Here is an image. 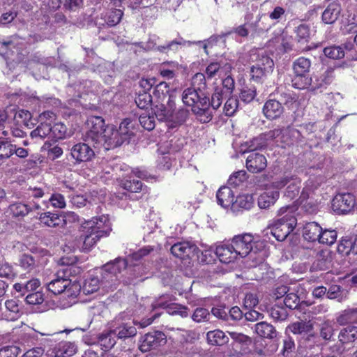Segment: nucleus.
Returning a JSON list of instances; mask_svg holds the SVG:
<instances>
[{
  "instance_id": "nucleus-1",
  "label": "nucleus",
  "mask_w": 357,
  "mask_h": 357,
  "mask_svg": "<svg viewBox=\"0 0 357 357\" xmlns=\"http://www.w3.org/2000/svg\"><path fill=\"white\" fill-rule=\"evenodd\" d=\"M111 230L107 215H102L82 222L79 228L82 250L84 252L91 250L101 238L108 236Z\"/></svg>"
},
{
  "instance_id": "nucleus-2",
  "label": "nucleus",
  "mask_w": 357,
  "mask_h": 357,
  "mask_svg": "<svg viewBox=\"0 0 357 357\" xmlns=\"http://www.w3.org/2000/svg\"><path fill=\"white\" fill-rule=\"evenodd\" d=\"M75 257H62L60 262L62 265H66L68 267L61 271H59L54 278L46 284L47 289L54 294H60L65 293L68 297H76L81 289L80 285L76 282H72L66 274L70 272L72 267L70 265L75 262Z\"/></svg>"
},
{
  "instance_id": "nucleus-3",
  "label": "nucleus",
  "mask_w": 357,
  "mask_h": 357,
  "mask_svg": "<svg viewBox=\"0 0 357 357\" xmlns=\"http://www.w3.org/2000/svg\"><path fill=\"white\" fill-rule=\"evenodd\" d=\"M231 243L241 257L249 255L256 263H261L266 257L264 242L259 240L258 236L255 237L250 234L238 235L232 238Z\"/></svg>"
},
{
  "instance_id": "nucleus-4",
  "label": "nucleus",
  "mask_w": 357,
  "mask_h": 357,
  "mask_svg": "<svg viewBox=\"0 0 357 357\" xmlns=\"http://www.w3.org/2000/svg\"><path fill=\"white\" fill-rule=\"evenodd\" d=\"M182 100L185 105L192 107V112L200 122L207 123L211 120L209 99L202 96L201 92L195 89L188 88L183 92Z\"/></svg>"
},
{
  "instance_id": "nucleus-5",
  "label": "nucleus",
  "mask_w": 357,
  "mask_h": 357,
  "mask_svg": "<svg viewBox=\"0 0 357 357\" xmlns=\"http://www.w3.org/2000/svg\"><path fill=\"white\" fill-rule=\"evenodd\" d=\"M160 312H155L151 317L147 319H143L140 322H127L122 315L116 317L111 324L110 327L113 330L117 338L123 339L133 337L137 334V330L135 325H139L140 327L144 328L151 324L155 319L160 316Z\"/></svg>"
},
{
  "instance_id": "nucleus-6",
  "label": "nucleus",
  "mask_w": 357,
  "mask_h": 357,
  "mask_svg": "<svg viewBox=\"0 0 357 357\" xmlns=\"http://www.w3.org/2000/svg\"><path fill=\"white\" fill-rule=\"evenodd\" d=\"M267 142L264 141L262 136L253 139L250 141L248 151L251 153L248 155L246 159V167L248 171L252 173H258L267 166V160L266 157L259 153L253 152L257 149H262L267 145Z\"/></svg>"
},
{
  "instance_id": "nucleus-7",
  "label": "nucleus",
  "mask_w": 357,
  "mask_h": 357,
  "mask_svg": "<svg viewBox=\"0 0 357 357\" xmlns=\"http://www.w3.org/2000/svg\"><path fill=\"white\" fill-rule=\"evenodd\" d=\"M154 104L153 110L156 118L159 121L167 122L169 127H175L183 121L180 119L179 115H183L185 112L183 110L175 112L174 100H169V102H158Z\"/></svg>"
},
{
  "instance_id": "nucleus-8",
  "label": "nucleus",
  "mask_w": 357,
  "mask_h": 357,
  "mask_svg": "<svg viewBox=\"0 0 357 357\" xmlns=\"http://www.w3.org/2000/svg\"><path fill=\"white\" fill-rule=\"evenodd\" d=\"M297 223L294 215L287 213L281 218L275 220L268 226L270 234L278 241L286 239L288 235L294 230Z\"/></svg>"
},
{
  "instance_id": "nucleus-9",
  "label": "nucleus",
  "mask_w": 357,
  "mask_h": 357,
  "mask_svg": "<svg viewBox=\"0 0 357 357\" xmlns=\"http://www.w3.org/2000/svg\"><path fill=\"white\" fill-rule=\"evenodd\" d=\"M261 136L264 142L265 140H273L277 146L285 147L296 141L300 136V132L296 129L288 127L271 130Z\"/></svg>"
},
{
  "instance_id": "nucleus-10",
  "label": "nucleus",
  "mask_w": 357,
  "mask_h": 357,
  "mask_svg": "<svg viewBox=\"0 0 357 357\" xmlns=\"http://www.w3.org/2000/svg\"><path fill=\"white\" fill-rule=\"evenodd\" d=\"M87 130L84 135V140L88 143L99 146L102 144V135L106 129L104 119L100 116H91L86 121Z\"/></svg>"
},
{
  "instance_id": "nucleus-11",
  "label": "nucleus",
  "mask_w": 357,
  "mask_h": 357,
  "mask_svg": "<svg viewBox=\"0 0 357 357\" xmlns=\"http://www.w3.org/2000/svg\"><path fill=\"white\" fill-rule=\"evenodd\" d=\"M286 180L273 181L266 185L265 191L258 197L260 208H268L274 205L280 197L279 190L285 185Z\"/></svg>"
},
{
  "instance_id": "nucleus-12",
  "label": "nucleus",
  "mask_w": 357,
  "mask_h": 357,
  "mask_svg": "<svg viewBox=\"0 0 357 357\" xmlns=\"http://www.w3.org/2000/svg\"><path fill=\"white\" fill-rule=\"evenodd\" d=\"M356 205V198L351 193H339L332 200V209L339 215L351 212Z\"/></svg>"
},
{
  "instance_id": "nucleus-13",
  "label": "nucleus",
  "mask_w": 357,
  "mask_h": 357,
  "mask_svg": "<svg viewBox=\"0 0 357 357\" xmlns=\"http://www.w3.org/2000/svg\"><path fill=\"white\" fill-rule=\"evenodd\" d=\"M126 266V261L121 258H117L114 261L107 263L102 268V278L108 282H113L117 279V275L125 270Z\"/></svg>"
},
{
  "instance_id": "nucleus-14",
  "label": "nucleus",
  "mask_w": 357,
  "mask_h": 357,
  "mask_svg": "<svg viewBox=\"0 0 357 357\" xmlns=\"http://www.w3.org/2000/svg\"><path fill=\"white\" fill-rule=\"evenodd\" d=\"M165 296H162L159 300L156 301L152 304L153 310H156L158 308L166 309L167 312L171 315H179L182 318H185L189 316L190 312L187 307L177 304V303H168L165 301Z\"/></svg>"
},
{
  "instance_id": "nucleus-15",
  "label": "nucleus",
  "mask_w": 357,
  "mask_h": 357,
  "mask_svg": "<svg viewBox=\"0 0 357 357\" xmlns=\"http://www.w3.org/2000/svg\"><path fill=\"white\" fill-rule=\"evenodd\" d=\"M165 335L160 331L149 333L142 337L139 344V349L142 352H146L155 349L159 345L165 343Z\"/></svg>"
},
{
  "instance_id": "nucleus-16",
  "label": "nucleus",
  "mask_w": 357,
  "mask_h": 357,
  "mask_svg": "<svg viewBox=\"0 0 357 357\" xmlns=\"http://www.w3.org/2000/svg\"><path fill=\"white\" fill-rule=\"evenodd\" d=\"M72 158L77 162L91 160L95 155L94 151L86 143H77L70 149Z\"/></svg>"
},
{
  "instance_id": "nucleus-17",
  "label": "nucleus",
  "mask_w": 357,
  "mask_h": 357,
  "mask_svg": "<svg viewBox=\"0 0 357 357\" xmlns=\"http://www.w3.org/2000/svg\"><path fill=\"white\" fill-rule=\"evenodd\" d=\"M104 131L102 144L100 146H103L105 149L109 150L119 146L124 142L114 126H107Z\"/></svg>"
},
{
  "instance_id": "nucleus-18",
  "label": "nucleus",
  "mask_w": 357,
  "mask_h": 357,
  "mask_svg": "<svg viewBox=\"0 0 357 357\" xmlns=\"http://www.w3.org/2000/svg\"><path fill=\"white\" fill-rule=\"evenodd\" d=\"M231 70V65L222 61L211 62L206 68L205 75L209 79L218 77H223Z\"/></svg>"
},
{
  "instance_id": "nucleus-19",
  "label": "nucleus",
  "mask_w": 357,
  "mask_h": 357,
  "mask_svg": "<svg viewBox=\"0 0 357 357\" xmlns=\"http://www.w3.org/2000/svg\"><path fill=\"white\" fill-rule=\"evenodd\" d=\"M215 256L221 262L225 264L234 261L238 257L231 243L218 245L215 248Z\"/></svg>"
},
{
  "instance_id": "nucleus-20",
  "label": "nucleus",
  "mask_w": 357,
  "mask_h": 357,
  "mask_svg": "<svg viewBox=\"0 0 357 357\" xmlns=\"http://www.w3.org/2000/svg\"><path fill=\"white\" fill-rule=\"evenodd\" d=\"M76 346L70 342H61L54 349L47 351V357H70L76 353Z\"/></svg>"
},
{
  "instance_id": "nucleus-21",
  "label": "nucleus",
  "mask_w": 357,
  "mask_h": 357,
  "mask_svg": "<svg viewBox=\"0 0 357 357\" xmlns=\"http://www.w3.org/2000/svg\"><path fill=\"white\" fill-rule=\"evenodd\" d=\"M216 197L218 204L223 208H228L234 204V192L229 187H221L217 192Z\"/></svg>"
},
{
  "instance_id": "nucleus-22",
  "label": "nucleus",
  "mask_w": 357,
  "mask_h": 357,
  "mask_svg": "<svg viewBox=\"0 0 357 357\" xmlns=\"http://www.w3.org/2000/svg\"><path fill=\"white\" fill-rule=\"evenodd\" d=\"M283 107L275 100H269L266 102L263 107V112L267 119H275L283 113Z\"/></svg>"
},
{
  "instance_id": "nucleus-23",
  "label": "nucleus",
  "mask_w": 357,
  "mask_h": 357,
  "mask_svg": "<svg viewBox=\"0 0 357 357\" xmlns=\"http://www.w3.org/2000/svg\"><path fill=\"white\" fill-rule=\"evenodd\" d=\"M195 250L194 245L189 242H179L173 245L171 252L176 257L184 259L188 257Z\"/></svg>"
},
{
  "instance_id": "nucleus-24",
  "label": "nucleus",
  "mask_w": 357,
  "mask_h": 357,
  "mask_svg": "<svg viewBox=\"0 0 357 357\" xmlns=\"http://www.w3.org/2000/svg\"><path fill=\"white\" fill-rule=\"evenodd\" d=\"M169 86L167 82H161L156 85L153 92L155 102H168L174 100V97L169 93Z\"/></svg>"
},
{
  "instance_id": "nucleus-25",
  "label": "nucleus",
  "mask_w": 357,
  "mask_h": 357,
  "mask_svg": "<svg viewBox=\"0 0 357 357\" xmlns=\"http://www.w3.org/2000/svg\"><path fill=\"white\" fill-rule=\"evenodd\" d=\"M341 7L337 2H332L326 7L322 13V20L325 24H333L338 18Z\"/></svg>"
},
{
  "instance_id": "nucleus-26",
  "label": "nucleus",
  "mask_w": 357,
  "mask_h": 357,
  "mask_svg": "<svg viewBox=\"0 0 357 357\" xmlns=\"http://www.w3.org/2000/svg\"><path fill=\"white\" fill-rule=\"evenodd\" d=\"M323 179L321 177H310L305 183V186L302 190L300 197L303 200H305L312 197L314 193V191L317 190L318 187L320 185Z\"/></svg>"
},
{
  "instance_id": "nucleus-27",
  "label": "nucleus",
  "mask_w": 357,
  "mask_h": 357,
  "mask_svg": "<svg viewBox=\"0 0 357 357\" xmlns=\"http://www.w3.org/2000/svg\"><path fill=\"white\" fill-rule=\"evenodd\" d=\"M321 227L315 222L307 223L303 230L304 238L308 241H318L319 235L321 232Z\"/></svg>"
},
{
  "instance_id": "nucleus-28",
  "label": "nucleus",
  "mask_w": 357,
  "mask_h": 357,
  "mask_svg": "<svg viewBox=\"0 0 357 357\" xmlns=\"http://www.w3.org/2000/svg\"><path fill=\"white\" fill-rule=\"evenodd\" d=\"M40 286V282L38 279L33 278L26 282H20L13 285L14 289L20 293L22 296H24L26 293L36 291L37 289Z\"/></svg>"
},
{
  "instance_id": "nucleus-29",
  "label": "nucleus",
  "mask_w": 357,
  "mask_h": 357,
  "mask_svg": "<svg viewBox=\"0 0 357 357\" xmlns=\"http://www.w3.org/2000/svg\"><path fill=\"white\" fill-rule=\"evenodd\" d=\"M115 333L109 326L107 331H103L98 337V343L104 350L112 349L116 342Z\"/></svg>"
},
{
  "instance_id": "nucleus-30",
  "label": "nucleus",
  "mask_w": 357,
  "mask_h": 357,
  "mask_svg": "<svg viewBox=\"0 0 357 357\" xmlns=\"http://www.w3.org/2000/svg\"><path fill=\"white\" fill-rule=\"evenodd\" d=\"M334 78V69L332 68H327L319 77L316 78L313 82L312 90H317L321 88H326L331 84Z\"/></svg>"
},
{
  "instance_id": "nucleus-31",
  "label": "nucleus",
  "mask_w": 357,
  "mask_h": 357,
  "mask_svg": "<svg viewBox=\"0 0 357 357\" xmlns=\"http://www.w3.org/2000/svg\"><path fill=\"white\" fill-rule=\"evenodd\" d=\"M6 311L4 319L8 321L16 320L20 316V307L17 301L15 299L8 300L5 302Z\"/></svg>"
},
{
  "instance_id": "nucleus-32",
  "label": "nucleus",
  "mask_w": 357,
  "mask_h": 357,
  "mask_svg": "<svg viewBox=\"0 0 357 357\" xmlns=\"http://www.w3.org/2000/svg\"><path fill=\"white\" fill-rule=\"evenodd\" d=\"M192 43V42L185 41L182 38L176 39L168 43L166 45L157 46L156 50L162 53L168 54L169 52H176L182 45H190Z\"/></svg>"
},
{
  "instance_id": "nucleus-33",
  "label": "nucleus",
  "mask_w": 357,
  "mask_h": 357,
  "mask_svg": "<svg viewBox=\"0 0 357 357\" xmlns=\"http://www.w3.org/2000/svg\"><path fill=\"white\" fill-rule=\"evenodd\" d=\"M338 337L343 344L354 342L357 340V326L344 328L340 331Z\"/></svg>"
},
{
  "instance_id": "nucleus-34",
  "label": "nucleus",
  "mask_w": 357,
  "mask_h": 357,
  "mask_svg": "<svg viewBox=\"0 0 357 357\" xmlns=\"http://www.w3.org/2000/svg\"><path fill=\"white\" fill-rule=\"evenodd\" d=\"M292 86L298 89H305L311 87L312 90L313 81L308 75L295 74L292 80Z\"/></svg>"
},
{
  "instance_id": "nucleus-35",
  "label": "nucleus",
  "mask_w": 357,
  "mask_h": 357,
  "mask_svg": "<svg viewBox=\"0 0 357 357\" xmlns=\"http://www.w3.org/2000/svg\"><path fill=\"white\" fill-rule=\"evenodd\" d=\"M206 336L208 343L212 345H223L229 340L228 337L220 330L209 331Z\"/></svg>"
},
{
  "instance_id": "nucleus-36",
  "label": "nucleus",
  "mask_w": 357,
  "mask_h": 357,
  "mask_svg": "<svg viewBox=\"0 0 357 357\" xmlns=\"http://www.w3.org/2000/svg\"><path fill=\"white\" fill-rule=\"evenodd\" d=\"M255 331L259 336L265 338H273L276 336V331L274 327L264 321L255 325Z\"/></svg>"
},
{
  "instance_id": "nucleus-37",
  "label": "nucleus",
  "mask_w": 357,
  "mask_h": 357,
  "mask_svg": "<svg viewBox=\"0 0 357 357\" xmlns=\"http://www.w3.org/2000/svg\"><path fill=\"white\" fill-rule=\"evenodd\" d=\"M280 180H286L285 183L287 185L286 195L291 199L294 198L298 194V189L301 185V180L297 177H284Z\"/></svg>"
},
{
  "instance_id": "nucleus-38",
  "label": "nucleus",
  "mask_w": 357,
  "mask_h": 357,
  "mask_svg": "<svg viewBox=\"0 0 357 357\" xmlns=\"http://www.w3.org/2000/svg\"><path fill=\"white\" fill-rule=\"evenodd\" d=\"M10 120L11 121L13 117L17 123H22L26 126H29V121L31 119V114L30 112L26 109H20L17 112H15L14 109H9Z\"/></svg>"
},
{
  "instance_id": "nucleus-39",
  "label": "nucleus",
  "mask_w": 357,
  "mask_h": 357,
  "mask_svg": "<svg viewBox=\"0 0 357 357\" xmlns=\"http://www.w3.org/2000/svg\"><path fill=\"white\" fill-rule=\"evenodd\" d=\"M310 67V60L305 57L298 58L293 64L294 74L308 75Z\"/></svg>"
},
{
  "instance_id": "nucleus-40",
  "label": "nucleus",
  "mask_w": 357,
  "mask_h": 357,
  "mask_svg": "<svg viewBox=\"0 0 357 357\" xmlns=\"http://www.w3.org/2000/svg\"><path fill=\"white\" fill-rule=\"evenodd\" d=\"M337 251L343 255H357V239L354 241L343 240L337 246Z\"/></svg>"
},
{
  "instance_id": "nucleus-41",
  "label": "nucleus",
  "mask_w": 357,
  "mask_h": 357,
  "mask_svg": "<svg viewBox=\"0 0 357 357\" xmlns=\"http://www.w3.org/2000/svg\"><path fill=\"white\" fill-rule=\"evenodd\" d=\"M100 288V280L97 276L90 275L84 281L82 290L86 294L97 291Z\"/></svg>"
},
{
  "instance_id": "nucleus-42",
  "label": "nucleus",
  "mask_w": 357,
  "mask_h": 357,
  "mask_svg": "<svg viewBox=\"0 0 357 357\" xmlns=\"http://www.w3.org/2000/svg\"><path fill=\"white\" fill-rule=\"evenodd\" d=\"M340 325H345L349 322H357V308L344 310L337 318Z\"/></svg>"
},
{
  "instance_id": "nucleus-43",
  "label": "nucleus",
  "mask_w": 357,
  "mask_h": 357,
  "mask_svg": "<svg viewBox=\"0 0 357 357\" xmlns=\"http://www.w3.org/2000/svg\"><path fill=\"white\" fill-rule=\"evenodd\" d=\"M337 237V234L335 229H324L321 228L318 242L321 244L331 245L335 243Z\"/></svg>"
},
{
  "instance_id": "nucleus-44",
  "label": "nucleus",
  "mask_w": 357,
  "mask_h": 357,
  "mask_svg": "<svg viewBox=\"0 0 357 357\" xmlns=\"http://www.w3.org/2000/svg\"><path fill=\"white\" fill-rule=\"evenodd\" d=\"M50 132L51 127H50V125L40 123L37 128L31 132L30 136L32 139L40 141L49 135L50 136Z\"/></svg>"
},
{
  "instance_id": "nucleus-45",
  "label": "nucleus",
  "mask_w": 357,
  "mask_h": 357,
  "mask_svg": "<svg viewBox=\"0 0 357 357\" xmlns=\"http://www.w3.org/2000/svg\"><path fill=\"white\" fill-rule=\"evenodd\" d=\"M323 52L326 57L334 60L342 59L345 56L344 48L340 45L326 47Z\"/></svg>"
},
{
  "instance_id": "nucleus-46",
  "label": "nucleus",
  "mask_w": 357,
  "mask_h": 357,
  "mask_svg": "<svg viewBox=\"0 0 357 357\" xmlns=\"http://www.w3.org/2000/svg\"><path fill=\"white\" fill-rule=\"evenodd\" d=\"M313 328L312 324L309 321H297L289 326V329L294 334H305Z\"/></svg>"
},
{
  "instance_id": "nucleus-47",
  "label": "nucleus",
  "mask_w": 357,
  "mask_h": 357,
  "mask_svg": "<svg viewBox=\"0 0 357 357\" xmlns=\"http://www.w3.org/2000/svg\"><path fill=\"white\" fill-rule=\"evenodd\" d=\"M40 221L42 224L54 227L59 225L62 221L59 215L50 212L42 213L40 216Z\"/></svg>"
},
{
  "instance_id": "nucleus-48",
  "label": "nucleus",
  "mask_w": 357,
  "mask_h": 357,
  "mask_svg": "<svg viewBox=\"0 0 357 357\" xmlns=\"http://www.w3.org/2000/svg\"><path fill=\"white\" fill-rule=\"evenodd\" d=\"M178 69L176 62L171 61L162 63L160 67V74L165 78L172 79L174 77L176 71Z\"/></svg>"
},
{
  "instance_id": "nucleus-49",
  "label": "nucleus",
  "mask_w": 357,
  "mask_h": 357,
  "mask_svg": "<svg viewBox=\"0 0 357 357\" xmlns=\"http://www.w3.org/2000/svg\"><path fill=\"white\" fill-rule=\"evenodd\" d=\"M327 298L342 302L347 298V292L338 285H331L327 291Z\"/></svg>"
},
{
  "instance_id": "nucleus-50",
  "label": "nucleus",
  "mask_w": 357,
  "mask_h": 357,
  "mask_svg": "<svg viewBox=\"0 0 357 357\" xmlns=\"http://www.w3.org/2000/svg\"><path fill=\"white\" fill-rule=\"evenodd\" d=\"M10 211L15 217H24L31 211V208L26 204L16 202L10 205Z\"/></svg>"
},
{
  "instance_id": "nucleus-51",
  "label": "nucleus",
  "mask_w": 357,
  "mask_h": 357,
  "mask_svg": "<svg viewBox=\"0 0 357 357\" xmlns=\"http://www.w3.org/2000/svg\"><path fill=\"white\" fill-rule=\"evenodd\" d=\"M248 174L245 170H239L233 173L229 180L228 183L231 186L237 187L246 181Z\"/></svg>"
},
{
  "instance_id": "nucleus-52",
  "label": "nucleus",
  "mask_w": 357,
  "mask_h": 357,
  "mask_svg": "<svg viewBox=\"0 0 357 357\" xmlns=\"http://www.w3.org/2000/svg\"><path fill=\"white\" fill-rule=\"evenodd\" d=\"M254 202L255 199L252 195L243 194L236 198L234 203L242 208L250 209L253 206Z\"/></svg>"
},
{
  "instance_id": "nucleus-53",
  "label": "nucleus",
  "mask_w": 357,
  "mask_h": 357,
  "mask_svg": "<svg viewBox=\"0 0 357 357\" xmlns=\"http://www.w3.org/2000/svg\"><path fill=\"white\" fill-rule=\"evenodd\" d=\"M67 135V128L62 123H56L51 126L50 137L55 139H63Z\"/></svg>"
},
{
  "instance_id": "nucleus-54",
  "label": "nucleus",
  "mask_w": 357,
  "mask_h": 357,
  "mask_svg": "<svg viewBox=\"0 0 357 357\" xmlns=\"http://www.w3.org/2000/svg\"><path fill=\"white\" fill-rule=\"evenodd\" d=\"M256 94V88L255 86H245L241 91L240 98L243 102L249 103L254 100Z\"/></svg>"
},
{
  "instance_id": "nucleus-55",
  "label": "nucleus",
  "mask_w": 357,
  "mask_h": 357,
  "mask_svg": "<svg viewBox=\"0 0 357 357\" xmlns=\"http://www.w3.org/2000/svg\"><path fill=\"white\" fill-rule=\"evenodd\" d=\"M6 128H10L9 110L0 109V131L3 136L9 134V130Z\"/></svg>"
},
{
  "instance_id": "nucleus-56",
  "label": "nucleus",
  "mask_w": 357,
  "mask_h": 357,
  "mask_svg": "<svg viewBox=\"0 0 357 357\" xmlns=\"http://www.w3.org/2000/svg\"><path fill=\"white\" fill-rule=\"evenodd\" d=\"M123 15V12L120 9H115L109 11L105 16V23L110 26L117 24Z\"/></svg>"
},
{
  "instance_id": "nucleus-57",
  "label": "nucleus",
  "mask_w": 357,
  "mask_h": 357,
  "mask_svg": "<svg viewBox=\"0 0 357 357\" xmlns=\"http://www.w3.org/2000/svg\"><path fill=\"white\" fill-rule=\"evenodd\" d=\"M152 96L148 92L143 91L139 93L135 98V102L137 107L140 109H147L152 103Z\"/></svg>"
},
{
  "instance_id": "nucleus-58",
  "label": "nucleus",
  "mask_w": 357,
  "mask_h": 357,
  "mask_svg": "<svg viewBox=\"0 0 357 357\" xmlns=\"http://www.w3.org/2000/svg\"><path fill=\"white\" fill-rule=\"evenodd\" d=\"M255 63L262 68L264 71H266L268 73H271L273 70V61L266 55L259 54V57Z\"/></svg>"
},
{
  "instance_id": "nucleus-59",
  "label": "nucleus",
  "mask_w": 357,
  "mask_h": 357,
  "mask_svg": "<svg viewBox=\"0 0 357 357\" xmlns=\"http://www.w3.org/2000/svg\"><path fill=\"white\" fill-rule=\"evenodd\" d=\"M139 121L141 126L147 130H152L155 126L154 116L146 112L139 114Z\"/></svg>"
},
{
  "instance_id": "nucleus-60",
  "label": "nucleus",
  "mask_w": 357,
  "mask_h": 357,
  "mask_svg": "<svg viewBox=\"0 0 357 357\" xmlns=\"http://www.w3.org/2000/svg\"><path fill=\"white\" fill-rule=\"evenodd\" d=\"M13 144L0 137V160H6L12 155Z\"/></svg>"
},
{
  "instance_id": "nucleus-61",
  "label": "nucleus",
  "mask_w": 357,
  "mask_h": 357,
  "mask_svg": "<svg viewBox=\"0 0 357 357\" xmlns=\"http://www.w3.org/2000/svg\"><path fill=\"white\" fill-rule=\"evenodd\" d=\"M130 123L131 121L130 119H124L121 123L119 128L117 130L123 142L128 139L130 136L133 135V132L130 130Z\"/></svg>"
},
{
  "instance_id": "nucleus-62",
  "label": "nucleus",
  "mask_w": 357,
  "mask_h": 357,
  "mask_svg": "<svg viewBox=\"0 0 357 357\" xmlns=\"http://www.w3.org/2000/svg\"><path fill=\"white\" fill-rule=\"evenodd\" d=\"M310 29L307 25L301 24L296 29V39L298 43H304L310 39Z\"/></svg>"
},
{
  "instance_id": "nucleus-63",
  "label": "nucleus",
  "mask_w": 357,
  "mask_h": 357,
  "mask_svg": "<svg viewBox=\"0 0 357 357\" xmlns=\"http://www.w3.org/2000/svg\"><path fill=\"white\" fill-rule=\"evenodd\" d=\"M122 187L131 192H139L142 187V183L136 179H123L121 181Z\"/></svg>"
},
{
  "instance_id": "nucleus-64",
  "label": "nucleus",
  "mask_w": 357,
  "mask_h": 357,
  "mask_svg": "<svg viewBox=\"0 0 357 357\" xmlns=\"http://www.w3.org/2000/svg\"><path fill=\"white\" fill-rule=\"evenodd\" d=\"M238 108V100L236 97L228 98L224 105V112L227 116H232Z\"/></svg>"
}]
</instances>
